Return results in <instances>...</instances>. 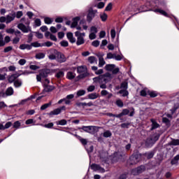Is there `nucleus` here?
<instances>
[{
    "label": "nucleus",
    "mask_w": 179,
    "mask_h": 179,
    "mask_svg": "<svg viewBox=\"0 0 179 179\" xmlns=\"http://www.w3.org/2000/svg\"><path fill=\"white\" fill-rule=\"evenodd\" d=\"M75 36L77 37L76 45H83L86 34L85 32L81 33L80 31H77L75 32Z\"/></svg>",
    "instance_id": "1"
},
{
    "label": "nucleus",
    "mask_w": 179,
    "mask_h": 179,
    "mask_svg": "<svg viewBox=\"0 0 179 179\" xmlns=\"http://www.w3.org/2000/svg\"><path fill=\"white\" fill-rule=\"evenodd\" d=\"M99 128L100 127L96 126H83L81 129H83L84 132H87V134L94 135V134H96V132L99 131Z\"/></svg>",
    "instance_id": "2"
},
{
    "label": "nucleus",
    "mask_w": 179,
    "mask_h": 179,
    "mask_svg": "<svg viewBox=\"0 0 179 179\" xmlns=\"http://www.w3.org/2000/svg\"><path fill=\"white\" fill-rule=\"evenodd\" d=\"M142 157V155L139 153L133 154L129 160V164L131 166L134 164H137V163H139L141 162V159Z\"/></svg>",
    "instance_id": "3"
},
{
    "label": "nucleus",
    "mask_w": 179,
    "mask_h": 179,
    "mask_svg": "<svg viewBox=\"0 0 179 179\" xmlns=\"http://www.w3.org/2000/svg\"><path fill=\"white\" fill-rule=\"evenodd\" d=\"M48 52V58L50 59V61H54L57 59V57L58 56V53L59 51L55 48H51L47 51Z\"/></svg>",
    "instance_id": "4"
},
{
    "label": "nucleus",
    "mask_w": 179,
    "mask_h": 179,
    "mask_svg": "<svg viewBox=\"0 0 179 179\" xmlns=\"http://www.w3.org/2000/svg\"><path fill=\"white\" fill-rule=\"evenodd\" d=\"M48 73H50V69H44L39 71V74L36 76L37 82H41V79H44V78H47L48 76Z\"/></svg>",
    "instance_id": "5"
},
{
    "label": "nucleus",
    "mask_w": 179,
    "mask_h": 179,
    "mask_svg": "<svg viewBox=\"0 0 179 179\" xmlns=\"http://www.w3.org/2000/svg\"><path fill=\"white\" fill-rule=\"evenodd\" d=\"M96 13H97V10H93V8H90L88 10V14L87 15V21L90 23L94 19L96 16Z\"/></svg>",
    "instance_id": "6"
},
{
    "label": "nucleus",
    "mask_w": 179,
    "mask_h": 179,
    "mask_svg": "<svg viewBox=\"0 0 179 179\" xmlns=\"http://www.w3.org/2000/svg\"><path fill=\"white\" fill-rule=\"evenodd\" d=\"M160 138V134H155L151 136V138H148L146 140V143L148 145H153L155 143L159 141V138Z\"/></svg>",
    "instance_id": "7"
},
{
    "label": "nucleus",
    "mask_w": 179,
    "mask_h": 179,
    "mask_svg": "<svg viewBox=\"0 0 179 179\" xmlns=\"http://www.w3.org/2000/svg\"><path fill=\"white\" fill-rule=\"evenodd\" d=\"M145 166H140L134 169H132L131 174L133 176H138V175L143 173V171H145Z\"/></svg>",
    "instance_id": "8"
},
{
    "label": "nucleus",
    "mask_w": 179,
    "mask_h": 179,
    "mask_svg": "<svg viewBox=\"0 0 179 179\" xmlns=\"http://www.w3.org/2000/svg\"><path fill=\"white\" fill-rule=\"evenodd\" d=\"M17 29L21 30L22 33H29V31H31V28L29 25L26 27L23 23L18 24Z\"/></svg>",
    "instance_id": "9"
},
{
    "label": "nucleus",
    "mask_w": 179,
    "mask_h": 179,
    "mask_svg": "<svg viewBox=\"0 0 179 179\" xmlns=\"http://www.w3.org/2000/svg\"><path fill=\"white\" fill-rule=\"evenodd\" d=\"M102 78V83H108L111 79H113V76L110 73H106L103 75H101Z\"/></svg>",
    "instance_id": "10"
},
{
    "label": "nucleus",
    "mask_w": 179,
    "mask_h": 179,
    "mask_svg": "<svg viewBox=\"0 0 179 179\" xmlns=\"http://www.w3.org/2000/svg\"><path fill=\"white\" fill-rule=\"evenodd\" d=\"M91 169L94 171H99V173H106V169L96 164H92L91 165Z\"/></svg>",
    "instance_id": "11"
},
{
    "label": "nucleus",
    "mask_w": 179,
    "mask_h": 179,
    "mask_svg": "<svg viewBox=\"0 0 179 179\" xmlns=\"http://www.w3.org/2000/svg\"><path fill=\"white\" fill-rule=\"evenodd\" d=\"M53 90H55V86L50 85V84L49 85L45 84L43 85V94L50 93V92H52Z\"/></svg>",
    "instance_id": "12"
},
{
    "label": "nucleus",
    "mask_w": 179,
    "mask_h": 179,
    "mask_svg": "<svg viewBox=\"0 0 179 179\" xmlns=\"http://www.w3.org/2000/svg\"><path fill=\"white\" fill-rule=\"evenodd\" d=\"M65 106H62L60 108H56L54 110L51 111L49 113V115H58V114H61L62 111H65Z\"/></svg>",
    "instance_id": "13"
},
{
    "label": "nucleus",
    "mask_w": 179,
    "mask_h": 179,
    "mask_svg": "<svg viewBox=\"0 0 179 179\" xmlns=\"http://www.w3.org/2000/svg\"><path fill=\"white\" fill-rule=\"evenodd\" d=\"M56 59L57 60V62H59L60 64L66 62V57L64 54L61 53V52H59V53H57V57Z\"/></svg>",
    "instance_id": "14"
},
{
    "label": "nucleus",
    "mask_w": 179,
    "mask_h": 179,
    "mask_svg": "<svg viewBox=\"0 0 179 179\" xmlns=\"http://www.w3.org/2000/svg\"><path fill=\"white\" fill-rule=\"evenodd\" d=\"M19 78V74L14 73L8 76V80L9 83H15V80Z\"/></svg>",
    "instance_id": "15"
},
{
    "label": "nucleus",
    "mask_w": 179,
    "mask_h": 179,
    "mask_svg": "<svg viewBox=\"0 0 179 179\" xmlns=\"http://www.w3.org/2000/svg\"><path fill=\"white\" fill-rule=\"evenodd\" d=\"M66 37L71 44L76 43V38L73 37V34H72V32H68L66 34Z\"/></svg>",
    "instance_id": "16"
},
{
    "label": "nucleus",
    "mask_w": 179,
    "mask_h": 179,
    "mask_svg": "<svg viewBox=\"0 0 179 179\" xmlns=\"http://www.w3.org/2000/svg\"><path fill=\"white\" fill-rule=\"evenodd\" d=\"M150 122H152L151 131H153V129H157V128L160 127V124H159L158 122H156V120L150 119Z\"/></svg>",
    "instance_id": "17"
},
{
    "label": "nucleus",
    "mask_w": 179,
    "mask_h": 179,
    "mask_svg": "<svg viewBox=\"0 0 179 179\" xmlns=\"http://www.w3.org/2000/svg\"><path fill=\"white\" fill-rule=\"evenodd\" d=\"M6 23H10V22H13V20H15V17H16V13H13V14H10L6 15Z\"/></svg>",
    "instance_id": "18"
},
{
    "label": "nucleus",
    "mask_w": 179,
    "mask_h": 179,
    "mask_svg": "<svg viewBox=\"0 0 179 179\" xmlns=\"http://www.w3.org/2000/svg\"><path fill=\"white\" fill-rule=\"evenodd\" d=\"M55 76L57 78V79H62V78L65 76V72H64L62 70H59L55 73Z\"/></svg>",
    "instance_id": "19"
},
{
    "label": "nucleus",
    "mask_w": 179,
    "mask_h": 179,
    "mask_svg": "<svg viewBox=\"0 0 179 179\" xmlns=\"http://www.w3.org/2000/svg\"><path fill=\"white\" fill-rule=\"evenodd\" d=\"M79 20H80V17H76L73 18V22L71 23V29H73L78 26V23L79 22Z\"/></svg>",
    "instance_id": "20"
},
{
    "label": "nucleus",
    "mask_w": 179,
    "mask_h": 179,
    "mask_svg": "<svg viewBox=\"0 0 179 179\" xmlns=\"http://www.w3.org/2000/svg\"><path fill=\"white\" fill-rule=\"evenodd\" d=\"M19 48L20 50H27L28 51H30V50H31V45L23 43L19 46Z\"/></svg>",
    "instance_id": "21"
},
{
    "label": "nucleus",
    "mask_w": 179,
    "mask_h": 179,
    "mask_svg": "<svg viewBox=\"0 0 179 179\" xmlns=\"http://www.w3.org/2000/svg\"><path fill=\"white\" fill-rule=\"evenodd\" d=\"M78 73H83L85 72H87V68L86 66H80L77 68Z\"/></svg>",
    "instance_id": "22"
},
{
    "label": "nucleus",
    "mask_w": 179,
    "mask_h": 179,
    "mask_svg": "<svg viewBox=\"0 0 179 179\" xmlns=\"http://www.w3.org/2000/svg\"><path fill=\"white\" fill-rule=\"evenodd\" d=\"M99 94L96 92L88 94V99L90 100H96V99H99Z\"/></svg>",
    "instance_id": "23"
},
{
    "label": "nucleus",
    "mask_w": 179,
    "mask_h": 179,
    "mask_svg": "<svg viewBox=\"0 0 179 179\" xmlns=\"http://www.w3.org/2000/svg\"><path fill=\"white\" fill-rule=\"evenodd\" d=\"M75 76H76V75L72 71H69L66 74V78L67 79H69V80H72V79H75Z\"/></svg>",
    "instance_id": "24"
},
{
    "label": "nucleus",
    "mask_w": 179,
    "mask_h": 179,
    "mask_svg": "<svg viewBox=\"0 0 179 179\" xmlns=\"http://www.w3.org/2000/svg\"><path fill=\"white\" fill-rule=\"evenodd\" d=\"M106 65V61H104V58L103 57H99V67L103 68Z\"/></svg>",
    "instance_id": "25"
},
{
    "label": "nucleus",
    "mask_w": 179,
    "mask_h": 179,
    "mask_svg": "<svg viewBox=\"0 0 179 179\" xmlns=\"http://www.w3.org/2000/svg\"><path fill=\"white\" fill-rule=\"evenodd\" d=\"M35 58H36V59H43L45 58V53H43V52L36 53L35 55Z\"/></svg>",
    "instance_id": "26"
},
{
    "label": "nucleus",
    "mask_w": 179,
    "mask_h": 179,
    "mask_svg": "<svg viewBox=\"0 0 179 179\" xmlns=\"http://www.w3.org/2000/svg\"><path fill=\"white\" fill-rule=\"evenodd\" d=\"M154 12H155V13H160L161 15H163V16H166V17L169 16L166 12L162 9H159V8L155 9L154 10Z\"/></svg>",
    "instance_id": "27"
},
{
    "label": "nucleus",
    "mask_w": 179,
    "mask_h": 179,
    "mask_svg": "<svg viewBox=\"0 0 179 179\" xmlns=\"http://www.w3.org/2000/svg\"><path fill=\"white\" fill-rule=\"evenodd\" d=\"M114 68H115V64H106L105 66L106 71H108L109 72H111V71H113L114 69Z\"/></svg>",
    "instance_id": "28"
},
{
    "label": "nucleus",
    "mask_w": 179,
    "mask_h": 179,
    "mask_svg": "<svg viewBox=\"0 0 179 179\" xmlns=\"http://www.w3.org/2000/svg\"><path fill=\"white\" fill-rule=\"evenodd\" d=\"M23 85V83L22 82V80L20 79H16L15 81H14V86L15 87H20Z\"/></svg>",
    "instance_id": "29"
},
{
    "label": "nucleus",
    "mask_w": 179,
    "mask_h": 179,
    "mask_svg": "<svg viewBox=\"0 0 179 179\" xmlns=\"http://www.w3.org/2000/svg\"><path fill=\"white\" fill-rule=\"evenodd\" d=\"M78 106H83V107L87 106L88 107H92V106H93V102H92V101H90L89 103L80 102L78 104Z\"/></svg>",
    "instance_id": "30"
},
{
    "label": "nucleus",
    "mask_w": 179,
    "mask_h": 179,
    "mask_svg": "<svg viewBox=\"0 0 179 179\" xmlns=\"http://www.w3.org/2000/svg\"><path fill=\"white\" fill-rule=\"evenodd\" d=\"M119 94H122V97H127L128 94H129V92L127 90H121L117 92Z\"/></svg>",
    "instance_id": "31"
},
{
    "label": "nucleus",
    "mask_w": 179,
    "mask_h": 179,
    "mask_svg": "<svg viewBox=\"0 0 179 179\" xmlns=\"http://www.w3.org/2000/svg\"><path fill=\"white\" fill-rule=\"evenodd\" d=\"M88 62L90 64H97V59L94 56H91L88 57Z\"/></svg>",
    "instance_id": "32"
},
{
    "label": "nucleus",
    "mask_w": 179,
    "mask_h": 179,
    "mask_svg": "<svg viewBox=\"0 0 179 179\" xmlns=\"http://www.w3.org/2000/svg\"><path fill=\"white\" fill-rule=\"evenodd\" d=\"M178 160H179V155H176V157H174L173 159H172L171 162V164H172V166L174 164H178Z\"/></svg>",
    "instance_id": "33"
},
{
    "label": "nucleus",
    "mask_w": 179,
    "mask_h": 179,
    "mask_svg": "<svg viewBox=\"0 0 179 179\" xmlns=\"http://www.w3.org/2000/svg\"><path fill=\"white\" fill-rule=\"evenodd\" d=\"M14 91H13V88L12 87H8L6 91V94L7 96H12V94H13Z\"/></svg>",
    "instance_id": "34"
},
{
    "label": "nucleus",
    "mask_w": 179,
    "mask_h": 179,
    "mask_svg": "<svg viewBox=\"0 0 179 179\" xmlns=\"http://www.w3.org/2000/svg\"><path fill=\"white\" fill-rule=\"evenodd\" d=\"M120 89H123V90H127V89H128V82L124 81L120 85Z\"/></svg>",
    "instance_id": "35"
},
{
    "label": "nucleus",
    "mask_w": 179,
    "mask_h": 179,
    "mask_svg": "<svg viewBox=\"0 0 179 179\" xmlns=\"http://www.w3.org/2000/svg\"><path fill=\"white\" fill-rule=\"evenodd\" d=\"M112 135H113V134L109 130H107V131H104L103 134V136L104 138H110V136Z\"/></svg>",
    "instance_id": "36"
},
{
    "label": "nucleus",
    "mask_w": 179,
    "mask_h": 179,
    "mask_svg": "<svg viewBox=\"0 0 179 179\" xmlns=\"http://www.w3.org/2000/svg\"><path fill=\"white\" fill-rule=\"evenodd\" d=\"M31 48H33V47H35L36 48H38V47H43V43H40L38 42H33L31 43Z\"/></svg>",
    "instance_id": "37"
},
{
    "label": "nucleus",
    "mask_w": 179,
    "mask_h": 179,
    "mask_svg": "<svg viewBox=\"0 0 179 179\" xmlns=\"http://www.w3.org/2000/svg\"><path fill=\"white\" fill-rule=\"evenodd\" d=\"M53 21L54 20H52V18H50L48 17L44 18V22L45 24H51V23H52Z\"/></svg>",
    "instance_id": "38"
},
{
    "label": "nucleus",
    "mask_w": 179,
    "mask_h": 179,
    "mask_svg": "<svg viewBox=\"0 0 179 179\" xmlns=\"http://www.w3.org/2000/svg\"><path fill=\"white\" fill-rule=\"evenodd\" d=\"M86 94V91L85 90H80L77 92V97H80V96H85Z\"/></svg>",
    "instance_id": "39"
},
{
    "label": "nucleus",
    "mask_w": 179,
    "mask_h": 179,
    "mask_svg": "<svg viewBox=\"0 0 179 179\" xmlns=\"http://www.w3.org/2000/svg\"><path fill=\"white\" fill-rule=\"evenodd\" d=\"M115 104L116 106H117V107H120V108L124 107V102H122L121 99H117L115 102Z\"/></svg>",
    "instance_id": "40"
},
{
    "label": "nucleus",
    "mask_w": 179,
    "mask_h": 179,
    "mask_svg": "<svg viewBox=\"0 0 179 179\" xmlns=\"http://www.w3.org/2000/svg\"><path fill=\"white\" fill-rule=\"evenodd\" d=\"M80 142H81L82 145L86 146L87 145V140L86 138H83L80 136H78Z\"/></svg>",
    "instance_id": "41"
},
{
    "label": "nucleus",
    "mask_w": 179,
    "mask_h": 179,
    "mask_svg": "<svg viewBox=\"0 0 179 179\" xmlns=\"http://www.w3.org/2000/svg\"><path fill=\"white\" fill-rule=\"evenodd\" d=\"M94 82H98L99 83H103L101 75L93 78Z\"/></svg>",
    "instance_id": "42"
},
{
    "label": "nucleus",
    "mask_w": 179,
    "mask_h": 179,
    "mask_svg": "<svg viewBox=\"0 0 179 179\" xmlns=\"http://www.w3.org/2000/svg\"><path fill=\"white\" fill-rule=\"evenodd\" d=\"M144 156H145V157H147L148 159H152V157L155 156V154L152 152H150L145 153Z\"/></svg>",
    "instance_id": "43"
},
{
    "label": "nucleus",
    "mask_w": 179,
    "mask_h": 179,
    "mask_svg": "<svg viewBox=\"0 0 179 179\" xmlns=\"http://www.w3.org/2000/svg\"><path fill=\"white\" fill-rule=\"evenodd\" d=\"M57 125H66L67 122L66 120H62L56 122Z\"/></svg>",
    "instance_id": "44"
},
{
    "label": "nucleus",
    "mask_w": 179,
    "mask_h": 179,
    "mask_svg": "<svg viewBox=\"0 0 179 179\" xmlns=\"http://www.w3.org/2000/svg\"><path fill=\"white\" fill-rule=\"evenodd\" d=\"M178 108H179V103H175L174 107L172 109H171L172 114H174V113H176V110H178Z\"/></svg>",
    "instance_id": "45"
},
{
    "label": "nucleus",
    "mask_w": 179,
    "mask_h": 179,
    "mask_svg": "<svg viewBox=\"0 0 179 179\" xmlns=\"http://www.w3.org/2000/svg\"><path fill=\"white\" fill-rule=\"evenodd\" d=\"M43 47H52V42L51 41H47L45 43H42Z\"/></svg>",
    "instance_id": "46"
},
{
    "label": "nucleus",
    "mask_w": 179,
    "mask_h": 179,
    "mask_svg": "<svg viewBox=\"0 0 179 179\" xmlns=\"http://www.w3.org/2000/svg\"><path fill=\"white\" fill-rule=\"evenodd\" d=\"M124 58V56L122 55H115V57L114 59H115L116 61H121V59H122Z\"/></svg>",
    "instance_id": "47"
},
{
    "label": "nucleus",
    "mask_w": 179,
    "mask_h": 179,
    "mask_svg": "<svg viewBox=\"0 0 179 179\" xmlns=\"http://www.w3.org/2000/svg\"><path fill=\"white\" fill-rule=\"evenodd\" d=\"M34 23L36 27H39V26H41V20L37 18L35 20Z\"/></svg>",
    "instance_id": "48"
},
{
    "label": "nucleus",
    "mask_w": 179,
    "mask_h": 179,
    "mask_svg": "<svg viewBox=\"0 0 179 179\" xmlns=\"http://www.w3.org/2000/svg\"><path fill=\"white\" fill-rule=\"evenodd\" d=\"M115 54H113L111 52L108 53L106 58L107 59H114Z\"/></svg>",
    "instance_id": "49"
},
{
    "label": "nucleus",
    "mask_w": 179,
    "mask_h": 179,
    "mask_svg": "<svg viewBox=\"0 0 179 179\" xmlns=\"http://www.w3.org/2000/svg\"><path fill=\"white\" fill-rule=\"evenodd\" d=\"M100 17H101L102 22H106V20H107L108 16H107V14L103 13V14L100 15Z\"/></svg>",
    "instance_id": "50"
},
{
    "label": "nucleus",
    "mask_w": 179,
    "mask_h": 179,
    "mask_svg": "<svg viewBox=\"0 0 179 179\" xmlns=\"http://www.w3.org/2000/svg\"><path fill=\"white\" fill-rule=\"evenodd\" d=\"M50 106H51V102H50L48 103H45L43 106H41V110H45L46 108H48V107H50Z\"/></svg>",
    "instance_id": "51"
},
{
    "label": "nucleus",
    "mask_w": 179,
    "mask_h": 179,
    "mask_svg": "<svg viewBox=\"0 0 179 179\" xmlns=\"http://www.w3.org/2000/svg\"><path fill=\"white\" fill-rule=\"evenodd\" d=\"M20 22L21 23H24L25 24H27V26H29V24H30V21L26 20V18H24V17H22L20 20Z\"/></svg>",
    "instance_id": "52"
},
{
    "label": "nucleus",
    "mask_w": 179,
    "mask_h": 179,
    "mask_svg": "<svg viewBox=\"0 0 179 179\" xmlns=\"http://www.w3.org/2000/svg\"><path fill=\"white\" fill-rule=\"evenodd\" d=\"M21 123L20 121H16L14 122L13 124V128H16L17 129H19V127H20Z\"/></svg>",
    "instance_id": "53"
},
{
    "label": "nucleus",
    "mask_w": 179,
    "mask_h": 179,
    "mask_svg": "<svg viewBox=\"0 0 179 179\" xmlns=\"http://www.w3.org/2000/svg\"><path fill=\"white\" fill-rule=\"evenodd\" d=\"M60 45H62V47H68V45H69V43L67 41H62V42H60Z\"/></svg>",
    "instance_id": "54"
},
{
    "label": "nucleus",
    "mask_w": 179,
    "mask_h": 179,
    "mask_svg": "<svg viewBox=\"0 0 179 179\" xmlns=\"http://www.w3.org/2000/svg\"><path fill=\"white\" fill-rule=\"evenodd\" d=\"M162 122L166 124V125H170V120L167 117H163Z\"/></svg>",
    "instance_id": "55"
},
{
    "label": "nucleus",
    "mask_w": 179,
    "mask_h": 179,
    "mask_svg": "<svg viewBox=\"0 0 179 179\" xmlns=\"http://www.w3.org/2000/svg\"><path fill=\"white\" fill-rule=\"evenodd\" d=\"M90 31H91V33H94V34H97V27H91V28H90Z\"/></svg>",
    "instance_id": "56"
},
{
    "label": "nucleus",
    "mask_w": 179,
    "mask_h": 179,
    "mask_svg": "<svg viewBox=\"0 0 179 179\" xmlns=\"http://www.w3.org/2000/svg\"><path fill=\"white\" fill-rule=\"evenodd\" d=\"M115 34H116L115 29H111V31H110V36H111V38L113 40H114L115 38Z\"/></svg>",
    "instance_id": "57"
},
{
    "label": "nucleus",
    "mask_w": 179,
    "mask_h": 179,
    "mask_svg": "<svg viewBox=\"0 0 179 179\" xmlns=\"http://www.w3.org/2000/svg\"><path fill=\"white\" fill-rule=\"evenodd\" d=\"M92 45H93V47H99V45H100V41H94L92 43Z\"/></svg>",
    "instance_id": "58"
},
{
    "label": "nucleus",
    "mask_w": 179,
    "mask_h": 179,
    "mask_svg": "<svg viewBox=\"0 0 179 179\" xmlns=\"http://www.w3.org/2000/svg\"><path fill=\"white\" fill-rule=\"evenodd\" d=\"M171 145H173V146H177L179 145V139H176V140H173L171 141Z\"/></svg>",
    "instance_id": "59"
},
{
    "label": "nucleus",
    "mask_w": 179,
    "mask_h": 179,
    "mask_svg": "<svg viewBox=\"0 0 179 179\" xmlns=\"http://www.w3.org/2000/svg\"><path fill=\"white\" fill-rule=\"evenodd\" d=\"M94 89H96V87L94 85H90L87 88V92H94Z\"/></svg>",
    "instance_id": "60"
},
{
    "label": "nucleus",
    "mask_w": 179,
    "mask_h": 179,
    "mask_svg": "<svg viewBox=\"0 0 179 179\" xmlns=\"http://www.w3.org/2000/svg\"><path fill=\"white\" fill-rule=\"evenodd\" d=\"M129 114V110L128 109H123L122 111V115H128Z\"/></svg>",
    "instance_id": "61"
},
{
    "label": "nucleus",
    "mask_w": 179,
    "mask_h": 179,
    "mask_svg": "<svg viewBox=\"0 0 179 179\" xmlns=\"http://www.w3.org/2000/svg\"><path fill=\"white\" fill-rule=\"evenodd\" d=\"M149 95L150 96V97H157V92L152 91V92H149Z\"/></svg>",
    "instance_id": "62"
},
{
    "label": "nucleus",
    "mask_w": 179,
    "mask_h": 179,
    "mask_svg": "<svg viewBox=\"0 0 179 179\" xmlns=\"http://www.w3.org/2000/svg\"><path fill=\"white\" fill-rule=\"evenodd\" d=\"M20 41V38L15 37L13 39V44H17Z\"/></svg>",
    "instance_id": "63"
},
{
    "label": "nucleus",
    "mask_w": 179,
    "mask_h": 179,
    "mask_svg": "<svg viewBox=\"0 0 179 179\" xmlns=\"http://www.w3.org/2000/svg\"><path fill=\"white\" fill-rule=\"evenodd\" d=\"M89 38H90V40H94V38H96V34L94 33L90 34Z\"/></svg>",
    "instance_id": "64"
}]
</instances>
